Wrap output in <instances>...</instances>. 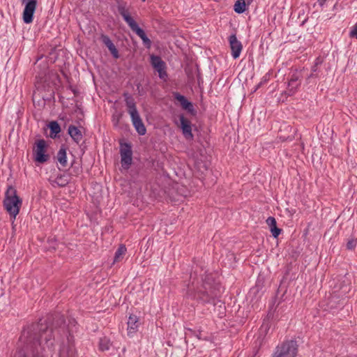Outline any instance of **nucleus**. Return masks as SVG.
<instances>
[{
    "label": "nucleus",
    "instance_id": "obj_1",
    "mask_svg": "<svg viewBox=\"0 0 357 357\" xmlns=\"http://www.w3.org/2000/svg\"><path fill=\"white\" fill-rule=\"evenodd\" d=\"M3 204L5 209L9 213L13 222L19 213L22 204V201L17 196V190L15 188L12 186L8 188L5 193Z\"/></svg>",
    "mask_w": 357,
    "mask_h": 357
},
{
    "label": "nucleus",
    "instance_id": "obj_2",
    "mask_svg": "<svg viewBox=\"0 0 357 357\" xmlns=\"http://www.w3.org/2000/svg\"><path fill=\"white\" fill-rule=\"evenodd\" d=\"M123 96L133 126L139 135H144L146 132V129L137 109L134 98L128 93H124Z\"/></svg>",
    "mask_w": 357,
    "mask_h": 357
},
{
    "label": "nucleus",
    "instance_id": "obj_3",
    "mask_svg": "<svg viewBox=\"0 0 357 357\" xmlns=\"http://www.w3.org/2000/svg\"><path fill=\"white\" fill-rule=\"evenodd\" d=\"M298 345L295 340H286L278 345L272 357H296Z\"/></svg>",
    "mask_w": 357,
    "mask_h": 357
},
{
    "label": "nucleus",
    "instance_id": "obj_4",
    "mask_svg": "<svg viewBox=\"0 0 357 357\" xmlns=\"http://www.w3.org/2000/svg\"><path fill=\"white\" fill-rule=\"evenodd\" d=\"M191 296L195 299L199 300L204 303H208L210 301L211 298L215 296V294L211 288V284L209 282H204L202 287Z\"/></svg>",
    "mask_w": 357,
    "mask_h": 357
},
{
    "label": "nucleus",
    "instance_id": "obj_5",
    "mask_svg": "<svg viewBox=\"0 0 357 357\" xmlns=\"http://www.w3.org/2000/svg\"><path fill=\"white\" fill-rule=\"evenodd\" d=\"M20 340L24 343L26 349L30 350L32 353L36 351L38 347L40 344V340L36 337V335L31 334L29 331H23Z\"/></svg>",
    "mask_w": 357,
    "mask_h": 357
},
{
    "label": "nucleus",
    "instance_id": "obj_6",
    "mask_svg": "<svg viewBox=\"0 0 357 357\" xmlns=\"http://www.w3.org/2000/svg\"><path fill=\"white\" fill-rule=\"evenodd\" d=\"M121 154V163L123 169H128L132 164V151L131 146L128 143L121 144L120 149Z\"/></svg>",
    "mask_w": 357,
    "mask_h": 357
},
{
    "label": "nucleus",
    "instance_id": "obj_7",
    "mask_svg": "<svg viewBox=\"0 0 357 357\" xmlns=\"http://www.w3.org/2000/svg\"><path fill=\"white\" fill-rule=\"evenodd\" d=\"M36 146L33 149L34 160L39 163H44L49 159V155L45 154L46 143L44 139L38 140Z\"/></svg>",
    "mask_w": 357,
    "mask_h": 357
},
{
    "label": "nucleus",
    "instance_id": "obj_8",
    "mask_svg": "<svg viewBox=\"0 0 357 357\" xmlns=\"http://www.w3.org/2000/svg\"><path fill=\"white\" fill-rule=\"evenodd\" d=\"M151 63L153 68L158 73V76L162 79L167 77L166 72V64L159 56L151 55Z\"/></svg>",
    "mask_w": 357,
    "mask_h": 357
},
{
    "label": "nucleus",
    "instance_id": "obj_9",
    "mask_svg": "<svg viewBox=\"0 0 357 357\" xmlns=\"http://www.w3.org/2000/svg\"><path fill=\"white\" fill-rule=\"evenodd\" d=\"M36 0H26V3L23 11V20L24 23L29 24L33 22V14L36 9Z\"/></svg>",
    "mask_w": 357,
    "mask_h": 357
},
{
    "label": "nucleus",
    "instance_id": "obj_10",
    "mask_svg": "<svg viewBox=\"0 0 357 357\" xmlns=\"http://www.w3.org/2000/svg\"><path fill=\"white\" fill-rule=\"evenodd\" d=\"M181 125L180 128L182 130V133L186 139L192 140L194 135L192 132V124L189 119H186L183 114L179 116Z\"/></svg>",
    "mask_w": 357,
    "mask_h": 357
},
{
    "label": "nucleus",
    "instance_id": "obj_11",
    "mask_svg": "<svg viewBox=\"0 0 357 357\" xmlns=\"http://www.w3.org/2000/svg\"><path fill=\"white\" fill-rule=\"evenodd\" d=\"M117 10L129 27L136 22L130 16V13L126 8V3L121 1H117Z\"/></svg>",
    "mask_w": 357,
    "mask_h": 357
},
{
    "label": "nucleus",
    "instance_id": "obj_12",
    "mask_svg": "<svg viewBox=\"0 0 357 357\" xmlns=\"http://www.w3.org/2000/svg\"><path fill=\"white\" fill-rule=\"evenodd\" d=\"M229 42L233 58H238L243 49L241 43L237 40L235 34H232L229 37Z\"/></svg>",
    "mask_w": 357,
    "mask_h": 357
},
{
    "label": "nucleus",
    "instance_id": "obj_13",
    "mask_svg": "<svg viewBox=\"0 0 357 357\" xmlns=\"http://www.w3.org/2000/svg\"><path fill=\"white\" fill-rule=\"evenodd\" d=\"M131 30L135 32L143 41V44L148 48L151 45V40L146 36L144 31L139 27L137 22L130 26Z\"/></svg>",
    "mask_w": 357,
    "mask_h": 357
},
{
    "label": "nucleus",
    "instance_id": "obj_14",
    "mask_svg": "<svg viewBox=\"0 0 357 357\" xmlns=\"http://www.w3.org/2000/svg\"><path fill=\"white\" fill-rule=\"evenodd\" d=\"M131 30L135 32L143 41V44L148 48L151 45V40L146 36L144 31L139 27L137 22L130 26Z\"/></svg>",
    "mask_w": 357,
    "mask_h": 357
},
{
    "label": "nucleus",
    "instance_id": "obj_15",
    "mask_svg": "<svg viewBox=\"0 0 357 357\" xmlns=\"http://www.w3.org/2000/svg\"><path fill=\"white\" fill-rule=\"evenodd\" d=\"M174 97L180 102L183 109L187 110L188 112L192 114H195V109L192 103L188 101L184 96L181 95L178 93H174Z\"/></svg>",
    "mask_w": 357,
    "mask_h": 357
},
{
    "label": "nucleus",
    "instance_id": "obj_16",
    "mask_svg": "<svg viewBox=\"0 0 357 357\" xmlns=\"http://www.w3.org/2000/svg\"><path fill=\"white\" fill-rule=\"evenodd\" d=\"M101 40L103 44L108 48L113 57L115 59L119 58V54L114 44L112 43L109 36L106 35L101 36Z\"/></svg>",
    "mask_w": 357,
    "mask_h": 357
},
{
    "label": "nucleus",
    "instance_id": "obj_17",
    "mask_svg": "<svg viewBox=\"0 0 357 357\" xmlns=\"http://www.w3.org/2000/svg\"><path fill=\"white\" fill-rule=\"evenodd\" d=\"M68 133L73 140L77 144H78L83 138V134L81 129L73 125L68 126Z\"/></svg>",
    "mask_w": 357,
    "mask_h": 357
},
{
    "label": "nucleus",
    "instance_id": "obj_18",
    "mask_svg": "<svg viewBox=\"0 0 357 357\" xmlns=\"http://www.w3.org/2000/svg\"><path fill=\"white\" fill-rule=\"evenodd\" d=\"M127 324L128 334L135 333L139 326V318L136 315L130 314Z\"/></svg>",
    "mask_w": 357,
    "mask_h": 357
},
{
    "label": "nucleus",
    "instance_id": "obj_19",
    "mask_svg": "<svg viewBox=\"0 0 357 357\" xmlns=\"http://www.w3.org/2000/svg\"><path fill=\"white\" fill-rule=\"evenodd\" d=\"M266 223L270 227L272 235L274 238H277L280 232L281 229L277 227L276 220L273 217H268L266 220Z\"/></svg>",
    "mask_w": 357,
    "mask_h": 357
},
{
    "label": "nucleus",
    "instance_id": "obj_20",
    "mask_svg": "<svg viewBox=\"0 0 357 357\" xmlns=\"http://www.w3.org/2000/svg\"><path fill=\"white\" fill-rule=\"evenodd\" d=\"M70 181V177L68 174H61L57 176L54 181H52L53 185H56L59 187H64L67 185Z\"/></svg>",
    "mask_w": 357,
    "mask_h": 357
},
{
    "label": "nucleus",
    "instance_id": "obj_21",
    "mask_svg": "<svg viewBox=\"0 0 357 357\" xmlns=\"http://www.w3.org/2000/svg\"><path fill=\"white\" fill-rule=\"evenodd\" d=\"M56 158L61 167L67 166L66 148L62 146L57 153Z\"/></svg>",
    "mask_w": 357,
    "mask_h": 357
},
{
    "label": "nucleus",
    "instance_id": "obj_22",
    "mask_svg": "<svg viewBox=\"0 0 357 357\" xmlns=\"http://www.w3.org/2000/svg\"><path fill=\"white\" fill-rule=\"evenodd\" d=\"M126 252L127 249L126 245L123 244L120 245L115 252L113 263L114 264L121 261L123 259V257L126 255Z\"/></svg>",
    "mask_w": 357,
    "mask_h": 357
},
{
    "label": "nucleus",
    "instance_id": "obj_23",
    "mask_svg": "<svg viewBox=\"0 0 357 357\" xmlns=\"http://www.w3.org/2000/svg\"><path fill=\"white\" fill-rule=\"evenodd\" d=\"M298 86V78L293 76L288 82L287 93L289 96H292Z\"/></svg>",
    "mask_w": 357,
    "mask_h": 357
},
{
    "label": "nucleus",
    "instance_id": "obj_24",
    "mask_svg": "<svg viewBox=\"0 0 357 357\" xmlns=\"http://www.w3.org/2000/svg\"><path fill=\"white\" fill-rule=\"evenodd\" d=\"M112 346V342L107 337H103L99 341V349L102 351H107Z\"/></svg>",
    "mask_w": 357,
    "mask_h": 357
},
{
    "label": "nucleus",
    "instance_id": "obj_25",
    "mask_svg": "<svg viewBox=\"0 0 357 357\" xmlns=\"http://www.w3.org/2000/svg\"><path fill=\"white\" fill-rule=\"evenodd\" d=\"M50 129V137L52 138L56 137V135L61 132L59 124L56 121H51L49 124Z\"/></svg>",
    "mask_w": 357,
    "mask_h": 357
},
{
    "label": "nucleus",
    "instance_id": "obj_26",
    "mask_svg": "<svg viewBox=\"0 0 357 357\" xmlns=\"http://www.w3.org/2000/svg\"><path fill=\"white\" fill-rule=\"evenodd\" d=\"M247 6H249L243 0H237L234 6V10L236 13L241 14L245 11Z\"/></svg>",
    "mask_w": 357,
    "mask_h": 357
},
{
    "label": "nucleus",
    "instance_id": "obj_27",
    "mask_svg": "<svg viewBox=\"0 0 357 357\" xmlns=\"http://www.w3.org/2000/svg\"><path fill=\"white\" fill-rule=\"evenodd\" d=\"M42 338L46 341L47 343L50 342L52 339L54 338V335H53V331L52 329H47L43 334L41 335Z\"/></svg>",
    "mask_w": 357,
    "mask_h": 357
},
{
    "label": "nucleus",
    "instance_id": "obj_28",
    "mask_svg": "<svg viewBox=\"0 0 357 357\" xmlns=\"http://www.w3.org/2000/svg\"><path fill=\"white\" fill-rule=\"evenodd\" d=\"M357 245L356 239H351L347 243V248L349 250L354 249Z\"/></svg>",
    "mask_w": 357,
    "mask_h": 357
},
{
    "label": "nucleus",
    "instance_id": "obj_29",
    "mask_svg": "<svg viewBox=\"0 0 357 357\" xmlns=\"http://www.w3.org/2000/svg\"><path fill=\"white\" fill-rule=\"evenodd\" d=\"M349 36L351 38H357V23L354 26V27L351 30V31L349 33Z\"/></svg>",
    "mask_w": 357,
    "mask_h": 357
},
{
    "label": "nucleus",
    "instance_id": "obj_30",
    "mask_svg": "<svg viewBox=\"0 0 357 357\" xmlns=\"http://www.w3.org/2000/svg\"><path fill=\"white\" fill-rule=\"evenodd\" d=\"M67 340H68L69 344H73V342H74L73 337L71 335V334H70V333L68 334V335L67 336Z\"/></svg>",
    "mask_w": 357,
    "mask_h": 357
},
{
    "label": "nucleus",
    "instance_id": "obj_31",
    "mask_svg": "<svg viewBox=\"0 0 357 357\" xmlns=\"http://www.w3.org/2000/svg\"><path fill=\"white\" fill-rule=\"evenodd\" d=\"M316 66H317V64H316L314 66H313V68H312V70H313L314 72H315V71H316Z\"/></svg>",
    "mask_w": 357,
    "mask_h": 357
}]
</instances>
